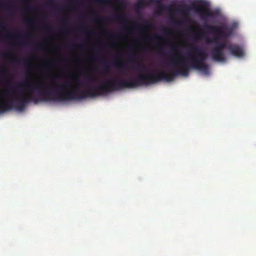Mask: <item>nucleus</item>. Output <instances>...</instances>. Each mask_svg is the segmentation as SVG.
Wrapping results in <instances>:
<instances>
[{
  "label": "nucleus",
  "instance_id": "f257e3e1",
  "mask_svg": "<svg viewBox=\"0 0 256 256\" xmlns=\"http://www.w3.org/2000/svg\"><path fill=\"white\" fill-rule=\"evenodd\" d=\"M170 81L172 80L170 73L160 71L157 74L150 72L148 74H138L136 78L124 80L114 78L97 86H90L85 90H80L76 87L68 90L72 85L69 82H64L56 86H48L40 82V101H65L72 100H82L86 97H94L100 94V92H107L124 88H133L142 85H150L161 80Z\"/></svg>",
  "mask_w": 256,
  "mask_h": 256
},
{
  "label": "nucleus",
  "instance_id": "f03ea898",
  "mask_svg": "<svg viewBox=\"0 0 256 256\" xmlns=\"http://www.w3.org/2000/svg\"><path fill=\"white\" fill-rule=\"evenodd\" d=\"M26 85L27 88H29L28 90L30 94L28 96H26L24 94H20L17 96L11 97L10 96V92L8 90L6 91V96L8 97V100L6 101H0V114L10 110L11 105L10 104V102H12V103L13 106L15 108L18 109V110L22 111L30 102H34V103H37L38 102L37 98L32 96L34 90H38L39 92V88L34 87V86H36L38 84H28L27 82L25 80L16 86L10 87V90L14 92H17L20 90V87Z\"/></svg>",
  "mask_w": 256,
  "mask_h": 256
},
{
  "label": "nucleus",
  "instance_id": "7ed1b4c3",
  "mask_svg": "<svg viewBox=\"0 0 256 256\" xmlns=\"http://www.w3.org/2000/svg\"><path fill=\"white\" fill-rule=\"evenodd\" d=\"M178 54L174 55L170 60V63L176 67L174 72H170L172 78L177 76H188L190 68L196 70V66H199L204 64L205 62L198 54L192 52L187 54V58L190 60V64L186 63L184 58L179 59Z\"/></svg>",
  "mask_w": 256,
  "mask_h": 256
},
{
  "label": "nucleus",
  "instance_id": "20e7f679",
  "mask_svg": "<svg viewBox=\"0 0 256 256\" xmlns=\"http://www.w3.org/2000/svg\"><path fill=\"white\" fill-rule=\"evenodd\" d=\"M219 36L212 38H206V42L208 44L216 43V46L212 48L211 56L212 59L217 62H224L226 58L224 56V49L228 50L230 44H226L224 42H218L217 40Z\"/></svg>",
  "mask_w": 256,
  "mask_h": 256
},
{
  "label": "nucleus",
  "instance_id": "39448f33",
  "mask_svg": "<svg viewBox=\"0 0 256 256\" xmlns=\"http://www.w3.org/2000/svg\"><path fill=\"white\" fill-rule=\"evenodd\" d=\"M238 24L234 22L230 26L224 24L220 26L206 25L205 28L209 32L218 35L221 38H226L233 34L234 29L237 27Z\"/></svg>",
  "mask_w": 256,
  "mask_h": 256
},
{
  "label": "nucleus",
  "instance_id": "423d86ee",
  "mask_svg": "<svg viewBox=\"0 0 256 256\" xmlns=\"http://www.w3.org/2000/svg\"><path fill=\"white\" fill-rule=\"evenodd\" d=\"M94 2L100 6H106L118 11L124 10L126 8L125 0H95Z\"/></svg>",
  "mask_w": 256,
  "mask_h": 256
},
{
  "label": "nucleus",
  "instance_id": "0eeeda50",
  "mask_svg": "<svg viewBox=\"0 0 256 256\" xmlns=\"http://www.w3.org/2000/svg\"><path fill=\"white\" fill-rule=\"evenodd\" d=\"M190 50L193 52L195 54H198L204 62L208 58V53L200 47L194 46L190 45L189 46Z\"/></svg>",
  "mask_w": 256,
  "mask_h": 256
},
{
  "label": "nucleus",
  "instance_id": "6e6552de",
  "mask_svg": "<svg viewBox=\"0 0 256 256\" xmlns=\"http://www.w3.org/2000/svg\"><path fill=\"white\" fill-rule=\"evenodd\" d=\"M228 50L231 54L236 57H242L244 56V52L242 48L240 46L230 44L228 46Z\"/></svg>",
  "mask_w": 256,
  "mask_h": 256
},
{
  "label": "nucleus",
  "instance_id": "1a4fd4ad",
  "mask_svg": "<svg viewBox=\"0 0 256 256\" xmlns=\"http://www.w3.org/2000/svg\"><path fill=\"white\" fill-rule=\"evenodd\" d=\"M91 60L96 62H100L104 66V72H108L110 71V66L107 64L106 59L104 58H92Z\"/></svg>",
  "mask_w": 256,
  "mask_h": 256
},
{
  "label": "nucleus",
  "instance_id": "9d476101",
  "mask_svg": "<svg viewBox=\"0 0 256 256\" xmlns=\"http://www.w3.org/2000/svg\"><path fill=\"white\" fill-rule=\"evenodd\" d=\"M21 16H49L48 15L43 14V15H27L24 14ZM60 16H69L68 15H60ZM77 16H104L103 15H98V14H88V15H84V14H80L78 15ZM109 16H129L128 15H124V14H112L110 15Z\"/></svg>",
  "mask_w": 256,
  "mask_h": 256
},
{
  "label": "nucleus",
  "instance_id": "9b49d317",
  "mask_svg": "<svg viewBox=\"0 0 256 256\" xmlns=\"http://www.w3.org/2000/svg\"><path fill=\"white\" fill-rule=\"evenodd\" d=\"M113 64L120 71H122L123 68L126 65V64L124 62L120 60L119 59H116V60H114Z\"/></svg>",
  "mask_w": 256,
  "mask_h": 256
},
{
  "label": "nucleus",
  "instance_id": "f8f14e48",
  "mask_svg": "<svg viewBox=\"0 0 256 256\" xmlns=\"http://www.w3.org/2000/svg\"><path fill=\"white\" fill-rule=\"evenodd\" d=\"M196 70H200L205 74H208L209 73L208 66L207 64L205 63L200 66H196Z\"/></svg>",
  "mask_w": 256,
  "mask_h": 256
},
{
  "label": "nucleus",
  "instance_id": "ddd939ff",
  "mask_svg": "<svg viewBox=\"0 0 256 256\" xmlns=\"http://www.w3.org/2000/svg\"><path fill=\"white\" fill-rule=\"evenodd\" d=\"M136 70L138 71H146L147 70L145 66L142 64V62H138L137 66L136 67Z\"/></svg>",
  "mask_w": 256,
  "mask_h": 256
},
{
  "label": "nucleus",
  "instance_id": "4468645a",
  "mask_svg": "<svg viewBox=\"0 0 256 256\" xmlns=\"http://www.w3.org/2000/svg\"><path fill=\"white\" fill-rule=\"evenodd\" d=\"M46 0L47 4H48L49 6H51L52 7L54 8H58V5L57 4V2H56V0Z\"/></svg>",
  "mask_w": 256,
  "mask_h": 256
},
{
  "label": "nucleus",
  "instance_id": "2eb2a0df",
  "mask_svg": "<svg viewBox=\"0 0 256 256\" xmlns=\"http://www.w3.org/2000/svg\"><path fill=\"white\" fill-rule=\"evenodd\" d=\"M54 64L53 62H48L44 64L43 66L46 69L50 70L54 66Z\"/></svg>",
  "mask_w": 256,
  "mask_h": 256
},
{
  "label": "nucleus",
  "instance_id": "dca6fc26",
  "mask_svg": "<svg viewBox=\"0 0 256 256\" xmlns=\"http://www.w3.org/2000/svg\"><path fill=\"white\" fill-rule=\"evenodd\" d=\"M128 51L130 54L132 53V54H130V55L129 58H128L129 60L130 61L133 62L134 58L132 57V55H136L137 54V52L136 50H134L133 49H132V48H130Z\"/></svg>",
  "mask_w": 256,
  "mask_h": 256
},
{
  "label": "nucleus",
  "instance_id": "f3484780",
  "mask_svg": "<svg viewBox=\"0 0 256 256\" xmlns=\"http://www.w3.org/2000/svg\"><path fill=\"white\" fill-rule=\"evenodd\" d=\"M12 60L13 62H16L18 64H22V59L18 58L16 56H13L12 58Z\"/></svg>",
  "mask_w": 256,
  "mask_h": 256
},
{
  "label": "nucleus",
  "instance_id": "a211bd4d",
  "mask_svg": "<svg viewBox=\"0 0 256 256\" xmlns=\"http://www.w3.org/2000/svg\"><path fill=\"white\" fill-rule=\"evenodd\" d=\"M22 2L24 3V6L28 8H30V0H24L22 1Z\"/></svg>",
  "mask_w": 256,
  "mask_h": 256
},
{
  "label": "nucleus",
  "instance_id": "6ab92c4d",
  "mask_svg": "<svg viewBox=\"0 0 256 256\" xmlns=\"http://www.w3.org/2000/svg\"><path fill=\"white\" fill-rule=\"evenodd\" d=\"M8 74V70L6 68H4L2 70H0V76L7 74Z\"/></svg>",
  "mask_w": 256,
  "mask_h": 256
},
{
  "label": "nucleus",
  "instance_id": "aec40b11",
  "mask_svg": "<svg viewBox=\"0 0 256 256\" xmlns=\"http://www.w3.org/2000/svg\"><path fill=\"white\" fill-rule=\"evenodd\" d=\"M87 79L90 82H93L96 80V78L93 76H88L87 77Z\"/></svg>",
  "mask_w": 256,
  "mask_h": 256
},
{
  "label": "nucleus",
  "instance_id": "412c9836",
  "mask_svg": "<svg viewBox=\"0 0 256 256\" xmlns=\"http://www.w3.org/2000/svg\"><path fill=\"white\" fill-rule=\"evenodd\" d=\"M137 6L138 7H143L145 6L144 2L142 0H140L136 4Z\"/></svg>",
  "mask_w": 256,
  "mask_h": 256
},
{
  "label": "nucleus",
  "instance_id": "4be33fe9",
  "mask_svg": "<svg viewBox=\"0 0 256 256\" xmlns=\"http://www.w3.org/2000/svg\"><path fill=\"white\" fill-rule=\"evenodd\" d=\"M80 18H84V17H80ZM90 18H126V17H90Z\"/></svg>",
  "mask_w": 256,
  "mask_h": 256
},
{
  "label": "nucleus",
  "instance_id": "5701e85b",
  "mask_svg": "<svg viewBox=\"0 0 256 256\" xmlns=\"http://www.w3.org/2000/svg\"><path fill=\"white\" fill-rule=\"evenodd\" d=\"M171 50L172 52H178V47L176 45H174L171 47Z\"/></svg>",
  "mask_w": 256,
  "mask_h": 256
},
{
  "label": "nucleus",
  "instance_id": "b1692460",
  "mask_svg": "<svg viewBox=\"0 0 256 256\" xmlns=\"http://www.w3.org/2000/svg\"><path fill=\"white\" fill-rule=\"evenodd\" d=\"M152 39H154V38H161V37L157 34L153 35L150 36Z\"/></svg>",
  "mask_w": 256,
  "mask_h": 256
},
{
  "label": "nucleus",
  "instance_id": "393cba45",
  "mask_svg": "<svg viewBox=\"0 0 256 256\" xmlns=\"http://www.w3.org/2000/svg\"><path fill=\"white\" fill-rule=\"evenodd\" d=\"M74 82H76L77 84H79V85H81V86H83L84 85V83H79L78 82V80L77 78H74Z\"/></svg>",
  "mask_w": 256,
  "mask_h": 256
},
{
  "label": "nucleus",
  "instance_id": "a878e982",
  "mask_svg": "<svg viewBox=\"0 0 256 256\" xmlns=\"http://www.w3.org/2000/svg\"><path fill=\"white\" fill-rule=\"evenodd\" d=\"M9 4L7 2H2L0 3V6H4V7H8V6Z\"/></svg>",
  "mask_w": 256,
  "mask_h": 256
},
{
  "label": "nucleus",
  "instance_id": "bb28decb",
  "mask_svg": "<svg viewBox=\"0 0 256 256\" xmlns=\"http://www.w3.org/2000/svg\"><path fill=\"white\" fill-rule=\"evenodd\" d=\"M1 28H2V29L3 30H7V26L5 24H2Z\"/></svg>",
  "mask_w": 256,
  "mask_h": 256
},
{
  "label": "nucleus",
  "instance_id": "cd10ccee",
  "mask_svg": "<svg viewBox=\"0 0 256 256\" xmlns=\"http://www.w3.org/2000/svg\"><path fill=\"white\" fill-rule=\"evenodd\" d=\"M25 62H25L26 65L28 66V67H29L30 65V60L27 59V60H26Z\"/></svg>",
  "mask_w": 256,
  "mask_h": 256
},
{
  "label": "nucleus",
  "instance_id": "c85d7f7f",
  "mask_svg": "<svg viewBox=\"0 0 256 256\" xmlns=\"http://www.w3.org/2000/svg\"><path fill=\"white\" fill-rule=\"evenodd\" d=\"M32 18H47L48 17H32ZM63 18H66L67 17H62Z\"/></svg>",
  "mask_w": 256,
  "mask_h": 256
},
{
  "label": "nucleus",
  "instance_id": "c756f323",
  "mask_svg": "<svg viewBox=\"0 0 256 256\" xmlns=\"http://www.w3.org/2000/svg\"><path fill=\"white\" fill-rule=\"evenodd\" d=\"M157 46L158 47L159 49H162V46L160 44H157Z\"/></svg>",
  "mask_w": 256,
  "mask_h": 256
},
{
  "label": "nucleus",
  "instance_id": "7c9ffc66",
  "mask_svg": "<svg viewBox=\"0 0 256 256\" xmlns=\"http://www.w3.org/2000/svg\"><path fill=\"white\" fill-rule=\"evenodd\" d=\"M20 36H21L22 38H26V36H27L28 35L20 34Z\"/></svg>",
  "mask_w": 256,
  "mask_h": 256
},
{
  "label": "nucleus",
  "instance_id": "2f4dec72",
  "mask_svg": "<svg viewBox=\"0 0 256 256\" xmlns=\"http://www.w3.org/2000/svg\"><path fill=\"white\" fill-rule=\"evenodd\" d=\"M198 35L200 36V38H201L203 36V33L202 32H200V33H199Z\"/></svg>",
  "mask_w": 256,
  "mask_h": 256
},
{
  "label": "nucleus",
  "instance_id": "473e14b6",
  "mask_svg": "<svg viewBox=\"0 0 256 256\" xmlns=\"http://www.w3.org/2000/svg\"><path fill=\"white\" fill-rule=\"evenodd\" d=\"M200 18H201L202 19L206 20V18H208V17H203V16H202V17H200Z\"/></svg>",
  "mask_w": 256,
  "mask_h": 256
},
{
  "label": "nucleus",
  "instance_id": "72a5a7b5",
  "mask_svg": "<svg viewBox=\"0 0 256 256\" xmlns=\"http://www.w3.org/2000/svg\"><path fill=\"white\" fill-rule=\"evenodd\" d=\"M6 37L7 38H11V36H10V34H8V36H6Z\"/></svg>",
  "mask_w": 256,
  "mask_h": 256
},
{
  "label": "nucleus",
  "instance_id": "f704fd0d",
  "mask_svg": "<svg viewBox=\"0 0 256 256\" xmlns=\"http://www.w3.org/2000/svg\"><path fill=\"white\" fill-rule=\"evenodd\" d=\"M4 56H8V54H4Z\"/></svg>",
  "mask_w": 256,
  "mask_h": 256
},
{
  "label": "nucleus",
  "instance_id": "c9c22d12",
  "mask_svg": "<svg viewBox=\"0 0 256 256\" xmlns=\"http://www.w3.org/2000/svg\"><path fill=\"white\" fill-rule=\"evenodd\" d=\"M136 16H142L140 14H138Z\"/></svg>",
  "mask_w": 256,
  "mask_h": 256
},
{
  "label": "nucleus",
  "instance_id": "e433bc0d",
  "mask_svg": "<svg viewBox=\"0 0 256 256\" xmlns=\"http://www.w3.org/2000/svg\"><path fill=\"white\" fill-rule=\"evenodd\" d=\"M165 30H166V31H167V30H168V29L166 28H165Z\"/></svg>",
  "mask_w": 256,
  "mask_h": 256
},
{
  "label": "nucleus",
  "instance_id": "4c0bfd02",
  "mask_svg": "<svg viewBox=\"0 0 256 256\" xmlns=\"http://www.w3.org/2000/svg\"><path fill=\"white\" fill-rule=\"evenodd\" d=\"M10 16H15L14 15H10Z\"/></svg>",
  "mask_w": 256,
  "mask_h": 256
},
{
  "label": "nucleus",
  "instance_id": "58836bf2",
  "mask_svg": "<svg viewBox=\"0 0 256 256\" xmlns=\"http://www.w3.org/2000/svg\"><path fill=\"white\" fill-rule=\"evenodd\" d=\"M169 18H172L173 17L170 16Z\"/></svg>",
  "mask_w": 256,
  "mask_h": 256
},
{
  "label": "nucleus",
  "instance_id": "ea45409f",
  "mask_svg": "<svg viewBox=\"0 0 256 256\" xmlns=\"http://www.w3.org/2000/svg\"><path fill=\"white\" fill-rule=\"evenodd\" d=\"M184 18H186L187 17H186V16H185Z\"/></svg>",
  "mask_w": 256,
  "mask_h": 256
}]
</instances>
